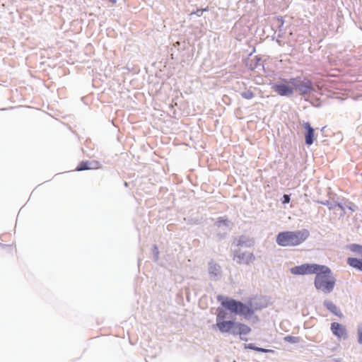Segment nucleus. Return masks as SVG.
Returning <instances> with one entry per match:
<instances>
[{"mask_svg":"<svg viewBox=\"0 0 362 362\" xmlns=\"http://www.w3.org/2000/svg\"><path fill=\"white\" fill-rule=\"evenodd\" d=\"M336 284V279L333 276L332 270L325 265H321L315 274L314 280L315 288L325 294L333 291Z\"/></svg>","mask_w":362,"mask_h":362,"instance_id":"1","label":"nucleus"},{"mask_svg":"<svg viewBox=\"0 0 362 362\" xmlns=\"http://www.w3.org/2000/svg\"><path fill=\"white\" fill-rule=\"evenodd\" d=\"M310 235L307 229L279 232L276 238V243L281 247L296 246L303 243Z\"/></svg>","mask_w":362,"mask_h":362,"instance_id":"2","label":"nucleus"},{"mask_svg":"<svg viewBox=\"0 0 362 362\" xmlns=\"http://www.w3.org/2000/svg\"><path fill=\"white\" fill-rule=\"evenodd\" d=\"M217 299L220 301L221 299V305L232 313L243 315L245 319L249 320L254 314V310L251 305H246L240 300L232 298H223L222 296H218Z\"/></svg>","mask_w":362,"mask_h":362,"instance_id":"3","label":"nucleus"},{"mask_svg":"<svg viewBox=\"0 0 362 362\" xmlns=\"http://www.w3.org/2000/svg\"><path fill=\"white\" fill-rule=\"evenodd\" d=\"M289 82L293 88H294V90L298 91L299 95L302 96H305L315 90L312 81L305 77L297 76L290 78Z\"/></svg>","mask_w":362,"mask_h":362,"instance_id":"4","label":"nucleus"},{"mask_svg":"<svg viewBox=\"0 0 362 362\" xmlns=\"http://www.w3.org/2000/svg\"><path fill=\"white\" fill-rule=\"evenodd\" d=\"M290 78H282L272 85V89L280 96L291 97L294 93V88L290 86Z\"/></svg>","mask_w":362,"mask_h":362,"instance_id":"5","label":"nucleus"},{"mask_svg":"<svg viewBox=\"0 0 362 362\" xmlns=\"http://www.w3.org/2000/svg\"><path fill=\"white\" fill-rule=\"evenodd\" d=\"M320 264H303L300 266H296L291 269V272L295 275H305L316 274Z\"/></svg>","mask_w":362,"mask_h":362,"instance_id":"6","label":"nucleus"},{"mask_svg":"<svg viewBox=\"0 0 362 362\" xmlns=\"http://www.w3.org/2000/svg\"><path fill=\"white\" fill-rule=\"evenodd\" d=\"M255 259V257L252 252H242L240 250H235L233 252V260L238 264H250Z\"/></svg>","mask_w":362,"mask_h":362,"instance_id":"7","label":"nucleus"},{"mask_svg":"<svg viewBox=\"0 0 362 362\" xmlns=\"http://www.w3.org/2000/svg\"><path fill=\"white\" fill-rule=\"evenodd\" d=\"M251 332V328L245 324L235 321V325L229 334L233 336H240L241 340L246 341L247 339L243 336L248 334Z\"/></svg>","mask_w":362,"mask_h":362,"instance_id":"8","label":"nucleus"},{"mask_svg":"<svg viewBox=\"0 0 362 362\" xmlns=\"http://www.w3.org/2000/svg\"><path fill=\"white\" fill-rule=\"evenodd\" d=\"M337 207L341 210V217H343L346 214V209L349 210L351 213L358 209V206L354 203L344 198L341 199H337Z\"/></svg>","mask_w":362,"mask_h":362,"instance_id":"9","label":"nucleus"},{"mask_svg":"<svg viewBox=\"0 0 362 362\" xmlns=\"http://www.w3.org/2000/svg\"><path fill=\"white\" fill-rule=\"evenodd\" d=\"M303 127L305 130V143L308 146H310L314 143L315 139V129L312 127L311 124L308 122H304Z\"/></svg>","mask_w":362,"mask_h":362,"instance_id":"10","label":"nucleus"},{"mask_svg":"<svg viewBox=\"0 0 362 362\" xmlns=\"http://www.w3.org/2000/svg\"><path fill=\"white\" fill-rule=\"evenodd\" d=\"M209 274L210 278L214 281H218L221 278L222 269L218 264L214 261L209 262Z\"/></svg>","mask_w":362,"mask_h":362,"instance_id":"11","label":"nucleus"},{"mask_svg":"<svg viewBox=\"0 0 362 362\" xmlns=\"http://www.w3.org/2000/svg\"><path fill=\"white\" fill-rule=\"evenodd\" d=\"M331 331L333 334L338 338H346V327L339 322H332L330 327Z\"/></svg>","mask_w":362,"mask_h":362,"instance_id":"12","label":"nucleus"},{"mask_svg":"<svg viewBox=\"0 0 362 362\" xmlns=\"http://www.w3.org/2000/svg\"><path fill=\"white\" fill-rule=\"evenodd\" d=\"M233 325H235V320H226L216 323L214 327H217L221 333L229 334Z\"/></svg>","mask_w":362,"mask_h":362,"instance_id":"13","label":"nucleus"},{"mask_svg":"<svg viewBox=\"0 0 362 362\" xmlns=\"http://www.w3.org/2000/svg\"><path fill=\"white\" fill-rule=\"evenodd\" d=\"M98 162L95 160H85L81 162L76 167V170L77 171H83L90 169H96L98 166Z\"/></svg>","mask_w":362,"mask_h":362,"instance_id":"14","label":"nucleus"},{"mask_svg":"<svg viewBox=\"0 0 362 362\" xmlns=\"http://www.w3.org/2000/svg\"><path fill=\"white\" fill-rule=\"evenodd\" d=\"M255 240L252 238H250L247 235H240L237 240V245L245 247H251L254 245Z\"/></svg>","mask_w":362,"mask_h":362,"instance_id":"15","label":"nucleus"},{"mask_svg":"<svg viewBox=\"0 0 362 362\" xmlns=\"http://www.w3.org/2000/svg\"><path fill=\"white\" fill-rule=\"evenodd\" d=\"M323 305L334 315L338 317H341L343 315L339 308L332 301L325 300L323 302Z\"/></svg>","mask_w":362,"mask_h":362,"instance_id":"16","label":"nucleus"},{"mask_svg":"<svg viewBox=\"0 0 362 362\" xmlns=\"http://www.w3.org/2000/svg\"><path fill=\"white\" fill-rule=\"evenodd\" d=\"M347 264L359 271H362V259H358L356 257H349L347 259Z\"/></svg>","mask_w":362,"mask_h":362,"instance_id":"17","label":"nucleus"},{"mask_svg":"<svg viewBox=\"0 0 362 362\" xmlns=\"http://www.w3.org/2000/svg\"><path fill=\"white\" fill-rule=\"evenodd\" d=\"M228 317V313L221 308H218L217 309V315L216 318V323H218L221 321H226V319Z\"/></svg>","mask_w":362,"mask_h":362,"instance_id":"18","label":"nucleus"},{"mask_svg":"<svg viewBox=\"0 0 362 362\" xmlns=\"http://www.w3.org/2000/svg\"><path fill=\"white\" fill-rule=\"evenodd\" d=\"M347 248L352 252L357 253L362 255V245L358 244H349L347 245Z\"/></svg>","mask_w":362,"mask_h":362,"instance_id":"19","label":"nucleus"},{"mask_svg":"<svg viewBox=\"0 0 362 362\" xmlns=\"http://www.w3.org/2000/svg\"><path fill=\"white\" fill-rule=\"evenodd\" d=\"M317 203L327 206L329 210H332L337 207V199H333L332 202L329 200L317 201Z\"/></svg>","mask_w":362,"mask_h":362,"instance_id":"20","label":"nucleus"},{"mask_svg":"<svg viewBox=\"0 0 362 362\" xmlns=\"http://www.w3.org/2000/svg\"><path fill=\"white\" fill-rule=\"evenodd\" d=\"M284 340L286 342L291 343V344H298L300 342V339L299 337H294L291 335L286 336L284 338Z\"/></svg>","mask_w":362,"mask_h":362,"instance_id":"21","label":"nucleus"},{"mask_svg":"<svg viewBox=\"0 0 362 362\" xmlns=\"http://www.w3.org/2000/svg\"><path fill=\"white\" fill-rule=\"evenodd\" d=\"M240 95L247 100L252 99L255 97L254 93L250 90H246L240 93Z\"/></svg>","mask_w":362,"mask_h":362,"instance_id":"22","label":"nucleus"},{"mask_svg":"<svg viewBox=\"0 0 362 362\" xmlns=\"http://www.w3.org/2000/svg\"><path fill=\"white\" fill-rule=\"evenodd\" d=\"M262 60L261 57H258V56H255L252 59V63L250 64V69H257L258 68L259 65V62L260 61Z\"/></svg>","mask_w":362,"mask_h":362,"instance_id":"23","label":"nucleus"},{"mask_svg":"<svg viewBox=\"0 0 362 362\" xmlns=\"http://www.w3.org/2000/svg\"><path fill=\"white\" fill-rule=\"evenodd\" d=\"M221 224L228 226L229 224V221L227 218H225L224 217H218L217 218L216 222L215 223V225L217 227H220Z\"/></svg>","mask_w":362,"mask_h":362,"instance_id":"24","label":"nucleus"},{"mask_svg":"<svg viewBox=\"0 0 362 362\" xmlns=\"http://www.w3.org/2000/svg\"><path fill=\"white\" fill-rule=\"evenodd\" d=\"M152 254L153 256V260L158 261L159 258V250L156 245H153V249H152Z\"/></svg>","mask_w":362,"mask_h":362,"instance_id":"25","label":"nucleus"},{"mask_svg":"<svg viewBox=\"0 0 362 362\" xmlns=\"http://www.w3.org/2000/svg\"><path fill=\"white\" fill-rule=\"evenodd\" d=\"M208 11V7H206L205 8H197L195 11H193L190 13V16L196 15L197 16L199 17L202 16L203 13L204 11Z\"/></svg>","mask_w":362,"mask_h":362,"instance_id":"26","label":"nucleus"},{"mask_svg":"<svg viewBox=\"0 0 362 362\" xmlns=\"http://www.w3.org/2000/svg\"><path fill=\"white\" fill-rule=\"evenodd\" d=\"M358 342L362 344V324L358 326Z\"/></svg>","mask_w":362,"mask_h":362,"instance_id":"27","label":"nucleus"},{"mask_svg":"<svg viewBox=\"0 0 362 362\" xmlns=\"http://www.w3.org/2000/svg\"><path fill=\"white\" fill-rule=\"evenodd\" d=\"M281 201L284 204H288L291 201V195L284 194L281 197Z\"/></svg>","mask_w":362,"mask_h":362,"instance_id":"28","label":"nucleus"},{"mask_svg":"<svg viewBox=\"0 0 362 362\" xmlns=\"http://www.w3.org/2000/svg\"><path fill=\"white\" fill-rule=\"evenodd\" d=\"M259 348V347L255 346V344H245V349H251V350H254V351H256L258 352Z\"/></svg>","mask_w":362,"mask_h":362,"instance_id":"29","label":"nucleus"},{"mask_svg":"<svg viewBox=\"0 0 362 362\" xmlns=\"http://www.w3.org/2000/svg\"><path fill=\"white\" fill-rule=\"evenodd\" d=\"M272 351H273L270 350V349H264V348H261V347H259L258 349V352H262V353H269V352H272Z\"/></svg>","mask_w":362,"mask_h":362,"instance_id":"30","label":"nucleus"},{"mask_svg":"<svg viewBox=\"0 0 362 362\" xmlns=\"http://www.w3.org/2000/svg\"><path fill=\"white\" fill-rule=\"evenodd\" d=\"M109 1H110L111 3H113V4H115V3H116V2H117V0H109Z\"/></svg>","mask_w":362,"mask_h":362,"instance_id":"31","label":"nucleus"},{"mask_svg":"<svg viewBox=\"0 0 362 362\" xmlns=\"http://www.w3.org/2000/svg\"><path fill=\"white\" fill-rule=\"evenodd\" d=\"M280 21H281V25H283L284 24V21L282 20V18H281Z\"/></svg>","mask_w":362,"mask_h":362,"instance_id":"32","label":"nucleus"}]
</instances>
